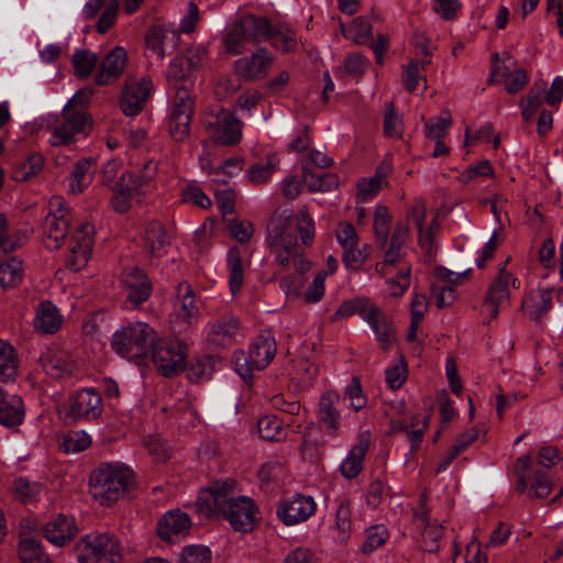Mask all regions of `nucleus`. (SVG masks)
<instances>
[{
    "mask_svg": "<svg viewBox=\"0 0 563 563\" xmlns=\"http://www.w3.org/2000/svg\"><path fill=\"white\" fill-rule=\"evenodd\" d=\"M299 233L303 245H311L314 238V222L306 210L296 217H274L267 229L266 241L275 260L283 268H288L292 262L299 275H288L280 279L279 286L287 296L296 294L302 285L300 275L309 271L310 262L302 257V251L297 241Z\"/></svg>",
    "mask_w": 563,
    "mask_h": 563,
    "instance_id": "obj_1",
    "label": "nucleus"
},
{
    "mask_svg": "<svg viewBox=\"0 0 563 563\" xmlns=\"http://www.w3.org/2000/svg\"><path fill=\"white\" fill-rule=\"evenodd\" d=\"M235 482H214L197 499L199 511L207 516L221 514L236 531H250L255 522L256 508L245 496H234Z\"/></svg>",
    "mask_w": 563,
    "mask_h": 563,
    "instance_id": "obj_2",
    "label": "nucleus"
},
{
    "mask_svg": "<svg viewBox=\"0 0 563 563\" xmlns=\"http://www.w3.org/2000/svg\"><path fill=\"white\" fill-rule=\"evenodd\" d=\"M134 484V472L121 462L101 463L89 478L92 497L103 506H111L123 498Z\"/></svg>",
    "mask_w": 563,
    "mask_h": 563,
    "instance_id": "obj_3",
    "label": "nucleus"
},
{
    "mask_svg": "<svg viewBox=\"0 0 563 563\" xmlns=\"http://www.w3.org/2000/svg\"><path fill=\"white\" fill-rule=\"evenodd\" d=\"M79 563H120L122 547L111 533L91 532L84 536L75 548Z\"/></svg>",
    "mask_w": 563,
    "mask_h": 563,
    "instance_id": "obj_4",
    "label": "nucleus"
},
{
    "mask_svg": "<svg viewBox=\"0 0 563 563\" xmlns=\"http://www.w3.org/2000/svg\"><path fill=\"white\" fill-rule=\"evenodd\" d=\"M156 332L145 322H133L113 334L111 345L121 356L139 360L150 353Z\"/></svg>",
    "mask_w": 563,
    "mask_h": 563,
    "instance_id": "obj_5",
    "label": "nucleus"
},
{
    "mask_svg": "<svg viewBox=\"0 0 563 563\" xmlns=\"http://www.w3.org/2000/svg\"><path fill=\"white\" fill-rule=\"evenodd\" d=\"M277 351L275 339L269 333L260 334L250 345L249 353L235 352L233 364L241 378L250 383L254 371H262L273 361Z\"/></svg>",
    "mask_w": 563,
    "mask_h": 563,
    "instance_id": "obj_6",
    "label": "nucleus"
},
{
    "mask_svg": "<svg viewBox=\"0 0 563 563\" xmlns=\"http://www.w3.org/2000/svg\"><path fill=\"white\" fill-rule=\"evenodd\" d=\"M150 352L155 367L165 377L178 375L185 368L187 347L178 340L156 336Z\"/></svg>",
    "mask_w": 563,
    "mask_h": 563,
    "instance_id": "obj_7",
    "label": "nucleus"
},
{
    "mask_svg": "<svg viewBox=\"0 0 563 563\" xmlns=\"http://www.w3.org/2000/svg\"><path fill=\"white\" fill-rule=\"evenodd\" d=\"M209 137L217 144L233 146L242 139L243 122L230 110L219 108L205 120Z\"/></svg>",
    "mask_w": 563,
    "mask_h": 563,
    "instance_id": "obj_8",
    "label": "nucleus"
},
{
    "mask_svg": "<svg viewBox=\"0 0 563 563\" xmlns=\"http://www.w3.org/2000/svg\"><path fill=\"white\" fill-rule=\"evenodd\" d=\"M89 129V118L82 109H69L65 106L60 119L49 128V144L52 146H67L76 142L77 136L86 135Z\"/></svg>",
    "mask_w": 563,
    "mask_h": 563,
    "instance_id": "obj_9",
    "label": "nucleus"
},
{
    "mask_svg": "<svg viewBox=\"0 0 563 563\" xmlns=\"http://www.w3.org/2000/svg\"><path fill=\"white\" fill-rule=\"evenodd\" d=\"M48 213L43 224V243L48 250H57L67 236L71 214L64 206V199L54 196L48 202Z\"/></svg>",
    "mask_w": 563,
    "mask_h": 563,
    "instance_id": "obj_10",
    "label": "nucleus"
},
{
    "mask_svg": "<svg viewBox=\"0 0 563 563\" xmlns=\"http://www.w3.org/2000/svg\"><path fill=\"white\" fill-rule=\"evenodd\" d=\"M532 456L521 455L516 461L517 490L528 493L530 498H545L552 492V482L540 470H532Z\"/></svg>",
    "mask_w": 563,
    "mask_h": 563,
    "instance_id": "obj_11",
    "label": "nucleus"
},
{
    "mask_svg": "<svg viewBox=\"0 0 563 563\" xmlns=\"http://www.w3.org/2000/svg\"><path fill=\"white\" fill-rule=\"evenodd\" d=\"M510 286L518 288L519 280L503 266L498 276L489 285L483 303L490 319H496L499 310L509 306Z\"/></svg>",
    "mask_w": 563,
    "mask_h": 563,
    "instance_id": "obj_12",
    "label": "nucleus"
},
{
    "mask_svg": "<svg viewBox=\"0 0 563 563\" xmlns=\"http://www.w3.org/2000/svg\"><path fill=\"white\" fill-rule=\"evenodd\" d=\"M192 104L189 91L183 87L178 88L168 121L169 133L177 142H183L189 135Z\"/></svg>",
    "mask_w": 563,
    "mask_h": 563,
    "instance_id": "obj_13",
    "label": "nucleus"
},
{
    "mask_svg": "<svg viewBox=\"0 0 563 563\" xmlns=\"http://www.w3.org/2000/svg\"><path fill=\"white\" fill-rule=\"evenodd\" d=\"M93 227L90 223L80 224L69 240L70 254L66 257L68 268L77 272L86 266L93 244Z\"/></svg>",
    "mask_w": 563,
    "mask_h": 563,
    "instance_id": "obj_14",
    "label": "nucleus"
},
{
    "mask_svg": "<svg viewBox=\"0 0 563 563\" xmlns=\"http://www.w3.org/2000/svg\"><path fill=\"white\" fill-rule=\"evenodd\" d=\"M153 84L147 78H129L120 98L122 112L128 117L139 114L151 96Z\"/></svg>",
    "mask_w": 563,
    "mask_h": 563,
    "instance_id": "obj_15",
    "label": "nucleus"
},
{
    "mask_svg": "<svg viewBox=\"0 0 563 563\" xmlns=\"http://www.w3.org/2000/svg\"><path fill=\"white\" fill-rule=\"evenodd\" d=\"M274 57L266 48L260 47L250 56L239 58L234 62L235 74L250 81L264 79L272 65Z\"/></svg>",
    "mask_w": 563,
    "mask_h": 563,
    "instance_id": "obj_16",
    "label": "nucleus"
},
{
    "mask_svg": "<svg viewBox=\"0 0 563 563\" xmlns=\"http://www.w3.org/2000/svg\"><path fill=\"white\" fill-rule=\"evenodd\" d=\"M121 283L126 292V301L133 306L145 302L152 294V283L139 267H126L121 274Z\"/></svg>",
    "mask_w": 563,
    "mask_h": 563,
    "instance_id": "obj_17",
    "label": "nucleus"
},
{
    "mask_svg": "<svg viewBox=\"0 0 563 563\" xmlns=\"http://www.w3.org/2000/svg\"><path fill=\"white\" fill-rule=\"evenodd\" d=\"M126 62V51L115 46L100 60L95 75L96 85L103 87L119 80L124 73Z\"/></svg>",
    "mask_w": 563,
    "mask_h": 563,
    "instance_id": "obj_18",
    "label": "nucleus"
},
{
    "mask_svg": "<svg viewBox=\"0 0 563 563\" xmlns=\"http://www.w3.org/2000/svg\"><path fill=\"white\" fill-rule=\"evenodd\" d=\"M316 509L317 505L311 496L297 495L279 505L277 517L286 526H294L308 520Z\"/></svg>",
    "mask_w": 563,
    "mask_h": 563,
    "instance_id": "obj_19",
    "label": "nucleus"
},
{
    "mask_svg": "<svg viewBox=\"0 0 563 563\" xmlns=\"http://www.w3.org/2000/svg\"><path fill=\"white\" fill-rule=\"evenodd\" d=\"M191 528V519L179 509L167 511L157 523L159 538L167 542H179Z\"/></svg>",
    "mask_w": 563,
    "mask_h": 563,
    "instance_id": "obj_20",
    "label": "nucleus"
},
{
    "mask_svg": "<svg viewBox=\"0 0 563 563\" xmlns=\"http://www.w3.org/2000/svg\"><path fill=\"white\" fill-rule=\"evenodd\" d=\"M240 332V321L232 314H225L207 327V341L216 347H225L234 343Z\"/></svg>",
    "mask_w": 563,
    "mask_h": 563,
    "instance_id": "obj_21",
    "label": "nucleus"
},
{
    "mask_svg": "<svg viewBox=\"0 0 563 563\" xmlns=\"http://www.w3.org/2000/svg\"><path fill=\"white\" fill-rule=\"evenodd\" d=\"M341 398L334 391H325L319 400L318 419L327 432L331 435H338L341 428V413L339 406Z\"/></svg>",
    "mask_w": 563,
    "mask_h": 563,
    "instance_id": "obj_22",
    "label": "nucleus"
},
{
    "mask_svg": "<svg viewBox=\"0 0 563 563\" xmlns=\"http://www.w3.org/2000/svg\"><path fill=\"white\" fill-rule=\"evenodd\" d=\"M69 412L77 419H97L102 412L101 396L92 388L78 391L71 401Z\"/></svg>",
    "mask_w": 563,
    "mask_h": 563,
    "instance_id": "obj_23",
    "label": "nucleus"
},
{
    "mask_svg": "<svg viewBox=\"0 0 563 563\" xmlns=\"http://www.w3.org/2000/svg\"><path fill=\"white\" fill-rule=\"evenodd\" d=\"M44 538L56 547H63L77 534L75 520L64 515L49 520L42 528Z\"/></svg>",
    "mask_w": 563,
    "mask_h": 563,
    "instance_id": "obj_24",
    "label": "nucleus"
},
{
    "mask_svg": "<svg viewBox=\"0 0 563 563\" xmlns=\"http://www.w3.org/2000/svg\"><path fill=\"white\" fill-rule=\"evenodd\" d=\"M369 448V435L362 434L358 442L349 451L340 465L343 477L355 478L363 470V462Z\"/></svg>",
    "mask_w": 563,
    "mask_h": 563,
    "instance_id": "obj_25",
    "label": "nucleus"
},
{
    "mask_svg": "<svg viewBox=\"0 0 563 563\" xmlns=\"http://www.w3.org/2000/svg\"><path fill=\"white\" fill-rule=\"evenodd\" d=\"M552 306V289L537 288L527 294L521 308L530 319L539 320Z\"/></svg>",
    "mask_w": 563,
    "mask_h": 563,
    "instance_id": "obj_26",
    "label": "nucleus"
},
{
    "mask_svg": "<svg viewBox=\"0 0 563 563\" xmlns=\"http://www.w3.org/2000/svg\"><path fill=\"white\" fill-rule=\"evenodd\" d=\"M63 322V317L59 310L51 301H43L38 305L34 318V327L36 330L53 334L56 333Z\"/></svg>",
    "mask_w": 563,
    "mask_h": 563,
    "instance_id": "obj_27",
    "label": "nucleus"
},
{
    "mask_svg": "<svg viewBox=\"0 0 563 563\" xmlns=\"http://www.w3.org/2000/svg\"><path fill=\"white\" fill-rule=\"evenodd\" d=\"M364 321L373 329L382 349L389 350L391 347L395 333L385 313L375 305Z\"/></svg>",
    "mask_w": 563,
    "mask_h": 563,
    "instance_id": "obj_28",
    "label": "nucleus"
},
{
    "mask_svg": "<svg viewBox=\"0 0 563 563\" xmlns=\"http://www.w3.org/2000/svg\"><path fill=\"white\" fill-rule=\"evenodd\" d=\"M168 245V236L163 225L158 222H151L144 234V247L151 260L162 257Z\"/></svg>",
    "mask_w": 563,
    "mask_h": 563,
    "instance_id": "obj_29",
    "label": "nucleus"
},
{
    "mask_svg": "<svg viewBox=\"0 0 563 563\" xmlns=\"http://www.w3.org/2000/svg\"><path fill=\"white\" fill-rule=\"evenodd\" d=\"M41 364L45 373L52 378H62L74 369V362L63 352L48 351L41 357Z\"/></svg>",
    "mask_w": 563,
    "mask_h": 563,
    "instance_id": "obj_30",
    "label": "nucleus"
},
{
    "mask_svg": "<svg viewBox=\"0 0 563 563\" xmlns=\"http://www.w3.org/2000/svg\"><path fill=\"white\" fill-rule=\"evenodd\" d=\"M25 418V406L18 395H4L2 393V427L15 429Z\"/></svg>",
    "mask_w": 563,
    "mask_h": 563,
    "instance_id": "obj_31",
    "label": "nucleus"
},
{
    "mask_svg": "<svg viewBox=\"0 0 563 563\" xmlns=\"http://www.w3.org/2000/svg\"><path fill=\"white\" fill-rule=\"evenodd\" d=\"M335 525L334 530L336 531V540L344 543L349 540L352 533V511L351 500L346 496H340L335 500Z\"/></svg>",
    "mask_w": 563,
    "mask_h": 563,
    "instance_id": "obj_32",
    "label": "nucleus"
},
{
    "mask_svg": "<svg viewBox=\"0 0 563 563\" xmlns=\"http://www.w3.org/2000/svg\"><path fill=\"white\" fill-rule=\"evenodd\" d=\"M238 24L252 44H258L267 40L271 24L266 18L246 14L238 21Z\"/></svg>",
    "mask_w": 563,
    "mask_h": 563,
    "instance_id": "obj_33",
    "label": "nucleus"
},
{
    "mask_svg": "<svg viewBox=\"0 0 563 563\" xmlns=\"http://www.w3.org/2000/svg\"><path fill=\"white\" fill-rule=\"evenodd\" d=\"M96 163L86 158L76 163L74 170L67 178L68 189L71 194H81L92 180Z\"/></svg>",
    "mask_w": 563,
    "mask_h": 563,
    "instance_id": "obj_34",
    "label": "nucleus"
},
{
    "mask_svg": "<svg viewBox=\"0 0 563 563\" xmlns=\"http://www.w3.org/2000/svg\"><path fill=\"white\" fill-rule=\"evenodd\" d=\"M179 308L177 313L188 325L194 324L199 317V308L197 306L194 291L188 283H180L177 288Z\"/></svg>",
    "mask_w": 563,
    "mask_h": 563,
    "instance_id": "obj_35",
    "label": "nucleus"
},
{
    "mask_svg": "<svg viewBox=\"0 0 563 563\" xmlns=\"http://www.w3.org/2000/svg\"><path fill=\"white\" fill-rule=\"evenodd\" d=\"M266 41L282 53L291 52L297 47L296 33L285 23L271 25Z\"/></svg>",
    "mask_w": 563,
    "mask_h": 563,
    "instance_id": "obj_36",
    "label": "nucleus"
},
{
    "mask_svg": "<svg viewBox=\"0 0 563 563\" xmlns=\"http://www.w3.org/2000/svg\"><path fill=\"white\" fill-rule=\"evenodd\" d=\"M389 166H379L374 176L362 178L357 181V197L361 201H366L377 195L387 184L386 178L389 174Z\"/></svg>",
    "mask_w": 563,
    "mask_h": 563,
    "instance_id": "obj_37",
    "label": "nucleus"
},
{
    "mask_svg": "<svg viewBox=\"0 0 563 563\" xmlns=\"http://www.w3.org/2000/svg\"><path fill=\"white\" fill-rule=\"evenodd\" d=\"M133 179L129 175H121L119 181L114 185L112 206L119 213L126 212L131 207L133 196L137 195L135 187L130 185Z\"/></svg>",
    "mask_w": 563,
    "mask_h": 563,
    "instance_id": "obj_38",
    "label": "nucleus"
},
{
    "mask_svg": "<svg viewBox=\"0 0 563 563\" xmlns=\"http://www.w3.org/2000/svg\"><path fill=\"white\" fill-rule=\"evenodd\" d=\"M19 558L22 563H53L41 542L29 537L21 539L19 543Z\"/></svg>",
    "mask_w": 563,
    "mask_h": 563,
    "instance_id": "obj_39",
    "label": "nucleus"
},
{
    "mask_svg": "<svg viewBox=\"0 0 563 563\" xmlns=\"http://www.w3.org/2000/svg\"><path fill=\"white\" fill-rule=\"evenodd\" d=\"M24 278L23 262L18 256L2 257V289L14 288Z\"/></svg>",
    "mask_w": 563,
    "mask_h": 563,
    "instance_id": "obj_40",
    "label": "nucleus"
},
{
    "mask_svg": "<svg viewBox=\"0 0 563 563\" xmlns=\"http://www.w3.org/2000/svg\"><path fill=\"white\" fill-rule=\"evenodd\" d=\"M374 306L375 305L366 297L346 300L342 302L332 317V320L349 318L356 313H358L361 318L365 320L366 316L369 314Z\"/></svg>",
    "mask_w": 563,
    "mask_h": 563,
    "instance_id": "obj_41",
    "label": "nucleus"
},
{
    "mask_svg": "<svg viewBox=\"0 0 563 563\" xmlns=\"http://www.w3.org/2000/svg\"><path fill=\"white\" fill-rule=\"evenodd\" d=\"M227 265L230 273L229 285L232 294L238 292L244 280L241 252L238 247L229 250L227 255Z\"/></svg>",
    "mask_w": 563,
    "mask_h": 563,
    "instance_id": "obj_42",
    "label": "nucleus"
},
{
    "mask_svg": "<svg viewBox=\"0 0 563 563\" xmlns=\"http://www.w3.org/2000/svg\"><path fill=\"white\" fill-rule=\"evenodd\" d=\"M341 32L355 44H367L372 35V25L365 18L358 16L350 25L341 24Z\"/></svg>",
    "mask_w": 563,
    "mask_h": 563,
    "instance_id": "obj_43",
    "label": "nucleus"
},
{
    "mask_svg": "<svg viewBox=\"0 0 563 563\" xmlns=\"http://www.w3.org/2000/svg\"><path fill=\"white\" fill-rule=\"evenodd\" d=\"M98 62L97 54L89 49H77L71 58L74 73L79 79L90 77Z\"/></svg>",
    "mask_w": 563,
    "mask_h": 563,
    "instance_id": "obj_44",
    "label": "nucleus"
},
{
    "mask_svg": "<svg viewBox=\"0 0 563 563\" xmlns=\"http://www.w3.org/2000/svg\"><path fill=\"white\" fill-rule=\"evenodd\" d=\"M225 49L233 55H241L252 44L246 34L241 31L238 22L233 23L223 36Z\"/></svg>",
    "mask_w": 563,
    "mask_h": 563,
    "instance_id": "obj_45",
    "label": "nucleus"
},
{
    "mask_svg": "<svg viewBox=\"0 0 563 563\" xmlns=\"http://www.w3.org/2000/svg\"><path fill=\"white\" fill-rule=\"evenodd\" d=\"M44 166V159L40 154H31L27 158L20 162L12 172V178L15 181H26L37 175Z\"/></svg>",
    "mask_w": 563,
    "mask_h": 563,
    "instance_id": "obj_46",
    "label": "nucleus"
},
{
    "mask_svg": "<svg viewBox=\"0 0 563 563\" xmlns=\"http://www.w3.org/2000/svg\"><path fill=\"white\" fill-rule=\"evenodd\" d=\"M26 225L14 227L2 218V252H11L22 245L27 235Z\"/></svg>",
    "mask_w": 563,
    "mask_h": 563,
    "instance_id": "obj_47",
    "label": "nucleus"
},
{
    "mask_svg": "<svg viewBox=\"0 0 563 563\" xmlns=\"http://www.w3.org/2000/svg\"><path fill=\"white\" fill-rule=\"evenodd\" d=\"M220 361L213 356L197 358L188 368V377L191 380H207L211 377Z\"/></svg>",
    "mask_w": 563,
    "mask_h": 563,
    "instance_id": "obj_48",
    "label": "nucleus"
},
{
    "mask_svg": "<svg viewBox=\"0 0 563 563\" xmlns=\"http://www.w3.org/2000/svg\"><path fill=\"white\" fill-rule=\"evenodd\" d=\"M19 364L15 349L10 343L2 341V383L15 379Z\"/></svg>",
    "mask_w": 563,
    "mask_h": 563,
    "instance_id": "obj_49",
    "label": "nucleus"
},
{
    "mask_svg": "<svg viewBox=\"0 0 563 563\" xmlns=\"http://www.w3.org/2000/svg\"><path fill=\"white\" fill-rule=\"evenodd\" d=\"M389 537L388 530L384 525H374L366 529L365 541L362 545V552L369 554L383 547Z\"/></svg>",
    "mask_w": 563,
    "mask_h": 563,
    "instance_id": "obj_50",
    "label": "nucleus"
},
{
    "mask_svg": "<svg viewBox=\"0 0 563 563\" xmlns=\"http://www.w3.org/2000/svg\"><path fill=\"white\" fill-rule=\"evenodd\" d=\"M544 89L533 87L528 96L520 101L521 114L526 121L533 118L544 101Z\"/></svg>",
    "mask_w": 563,
    "mask_h": 563,
    "instance_id": "obj_51",
    "label": "nucleus"
},
{
    "mask_svg": "<svg viewBox=\"0 0 563 563\" xmlns=\"http://www.w3.org/2000/svg\"><path fill=\"white\" fill-rule=\"evenodd\" d=\"M404 132V124L401 117L396 113L394 103L385 106L384 114V134L388 137H401Z\"/></svg>",
    "mask_w": 563,
    "mask_h": 563,
    "instance_id": "obj_52",
    "label": "nucleus"
},
{
    "mask_svg": "<svg viewBox=\"0 0 563 563\" xmlns=\"http://www.w3.org/2000/svg\"><path fill=\"white\" fill-rule=\"evenodd\" d=\"M391 217L386 207L379 206L375 210L373 229L377 242L385 245L389 234Z\"/></svg>",
    "mask_w": 563,
    "mask_h": 563,
    "instance_id": "obj_53",
    "label": "nucleus"
},
{
    "mask_svg": "<svg viewBox=\"0 0 563 563\" xmlns=\"http://www.w3.org/2000/svg\"><path fill=\"white\" fill-rule=\"evenodd\" d=\"M156 163L150 161L144 165L142 172H140L139 175H134L133 173L130 172L122 173L121 175H129L133 179V181L130 183V185L132 187H135L136 194L141 195L144 194L148 188L152 179L156 174Z\"/></svg>",
    "mask_w": 563,
    "mask_h": 563,
    "instance_id": "obj_54",
    "label": "nucleus"
},
{
    "mask_svg": "<svg viewBox=\"0 0 563 563\" xmlns=\"http://www.w3.org/2000/svg\"><path fill=\"white\" fill-rule=\"evenodd\" d=\"M195 66V62L189 56H176L170 63L167 71V77L169 80H184L187 78L192 67Z\"/></svg>",
    "mask_w": 563,
    "mask_h": 563,
    "instance_id": "obj_55",
    "label": "nucleus"
},
{
    "mask_svg": "<svg viewBox=\"0 0 563 563\" xmlns=\"http://www.w3.org/2000/svg\"><path fill=\"white\" fill-rule=\"evenodd\" d=\"M90 444L91 438L89 434L79 430L69 433L60 443V449L67 454L78 453L89 448Z\"/></svg>",
    "mask_w": 563,
    "mask_h": 563,
    "instance_id": "obj_56",
    "label": "nucleus"
},
{
    "mask_svg": "<svg viewBox=\"0 0 563 563\" xmlns=\"http://www.w3.org/2000/svg\"><path fill=\"white\" fill-rule=\"evenodd\" d=\"M452 124L450 113L446 117H439L430 119L424 125V134L430 140H443L448 134L449 128Z\"/></svg>",
    "mask_w": 563,
    "mask_h": 563,
    "instance_id": "obj_57",
    "label": "nucleus"
},
{
    "mask_svg": "<svg viewBox=\"0 0 563 563\" xmlns=\"http://www.w3.org/2000/svg\"><path fill=\"white\" fill-rule=\"evenodd\" d=\"M261 438L269 441H279L284 438L282 422L276 417H264L258 420Z\"/></svg>",
    "mask_w": 563,
    "mask_h": 563,
    "instance_id": "obj_58",
    "label": "nucleus"
},
{
    "mask_svg": "<svg viewBox=\"0 0 563 563\" xmlns=\"http://www.w3.org/2000/svg\"><path fill=\"white\" fill-rule=\"evenodd\" d=\"M405 254L404 247L389 244V247L384 253L383 261L378 262L375 266L376 273L380 276L389 274V267L400 263Z\"/></svg>",
    "mask_w": 563,
    "mask_h": 563,
    "instance_id": "obj_59",
    "label": "nucleus"
},
{
    "mask_svg": "<svg viewBox=\"0 0 563 563\" xmlns=\"http://www.w3.org/2000/svg\"><path fill=\"white\" fill-rule=\"evenodd\" d=\"M276 158L271 157L265 163L255 164L251 166L247 172L251 181H253L254 184L265 183L267 179L271 178V176L276 170Z\"/></svg>",
    "mask_w": 563,
    "mask_h": 563,
    "instance_id": "obj_60",
    "label": "nucleus"
},
{
    "mask_svg": "<svg viewBox=\"0 0 563 563\" xmlns=\"http://www.w3.org/2000/svg\"><path fill=\"white\" fill-rule=\"evenodd\" d=\"M422 528V544L426 551L435 552L439 549V540L442 538L443 528L438 523H427Z\"/></svg>",
    "mask_w": 563,
    "mask_h": 563,
    "instance_id": "obj_61",
    "label": "nucleus"
},
{
    "mask_svg": "<svg viewBox=\"0 0 563 563\" xmlns=\"http://www.w3.org/2000/svg\"><path fill=\"white\" fill-rule=\"evenodd\" d=\"M410 267L402 268L396 276L387 279L389 295L401 297L410 286Z\"/></svg>",
    "mask_w": 563,
    "mask_h": 563,
    "instance_id": "obj_62",
    "label": "nucleus"
},
{
    "mask_svg": "<svg viewBox=\"0 0 563 563\" xmlns=\"http://www.w3.org/2000/svg\"><path fill=\"white\" fill-rule=\"evenodd\" d=\"M211 551L203 545L184 548L179 563H210Z\"/></svg>",
    "mask_w": 563,
    "mask_h": 563,
    "instance_id": "obj_63",
    "label": "nucleus"
},
{
    "mask_svg": "<svg viewBox=\"0 0 563 563\" xmlns=\"http://www.w3.org/2000/svg\"><path fill=\"white\" fill-rule=\"evenodd\" d=\"M14 493L23 501L29 503L37 498L42 486L38 483H31L27 479L19 478L14 482Z\"/></svg>",
    "mask_w": 563,
    "mask_h": 563,
    "instance_id": "obj_64",
    "label": "nucleus"
}]
</instances>
